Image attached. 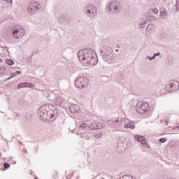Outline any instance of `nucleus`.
Masks as SVG:
<instances>
[{"mask_svg":"<svg viewBox=\"0 0 179 179\" xmlns=\"http://www.w3.org/2000/svg\"><path fill=\"white\" fill-rule=\"evenodd\" d=\"M80 62H82L85 66H96L99 62L97 60V55L93 49L85 48L81 50L78 53Z\"/></svg>","mask_w":179,"mask_h":179,"instance_id":"f257e3e1","label":"nucleus"},{"mask_svg":"<svg viewBox=\"0 0 179 179\" xmlns=\"http://www.w3.org/2000/svg\"><path fill=\"white\" fill-rule=\"evenodd\" d=\"M106 50H107L106 51ZM106 51L105 55H102L103 59L104 61L108 62V64H114L117 61V56L114 55V52L111 51L108 46L104 45V43H101L99 48V51L101 54H103Z\"/></svg>","mask_w":179,"mask_h":179,"instance_id":"f03ea898","label":"nucleus"},{"mask_svg":"<svg viewBox=\"0 0 179 179\" xmlns=\"http://www.w3.org/2000/svg\"><path fill=\"white\" fill-rule=\"evenodd\" d=\"M38 116L41 120H50V121H54L57 117H58V110L55 109L47 111V106H42L39 109Z\"/></svg>","mask_w":179,"mask_h":179,"instance_id":"7ed1b4c3","label":"nucleus"},{"mask_svg":"<svg viewBox=\"0 0 179 179\" xmlns=\"http://www.w3.org/2000/svg\"><path fill=\"white\" fill-rule=\"evenodd\" d=\"M104 128V124L101 122H94L90 124L82 123L79 126V129L82 131H97L99 129H103Z\"/></svg>","mask_w":179,"mask_h":179,"instance_id":"20e7f679","label":"nucleus"},{"mask_svg":"<svg viewBox=\"0 0 179 179\" xmlns=\"http://www.w3.org/2000/svg\"><path fill=\"white\" fill-rule=\"evenodd\" d=\"M122 8L121 3L115 0L110 1L106 4V9L109 13H120Z\"/></svg>","mask_w":179,"mask_h":179,"instance_id":"39448f33","label":"nucleus"},{"mask_svg":"<svg viewBox=\"0 0 179 179\" xmlns=\"http://www.w3.org/2000/svg\"><path fill=\"white\" fill-rule=\"evenodd\" d=\"M108 124L112 125L113 128L125 129L126 119L117 117L114 120H108Z\"/></svg>","mask_w":179,"mask_h":179,"instance_id":"423d86ee","label":"nucleus"},{"mask_svg":"<svg viewBox=\"0 0 179 179\" xmlns=\"http://www.w3.org/2000/svg\"><path fill=\"white\" fill-rule=\"evenodd\" d=\"M24 34H26V31L23 27L20 25H16L14 27L13 35L15 38L20 40V38H23Z\"/></svg>","mask_w":179,"mask_h":179,"instance_id":"0eeeda50","label":"nucleus"},{"mask_svg":"<svg viewBox=\"0 0 179 179\" xmlns=\"http://www.w3.org/2000/svg\"><path fill=\"white\" fill-rule=\"evenodd\" d=\"M75 85L78 89H86L89 86V79L85 76L78 77L76 80Z\"/></svg>","mask_w":179,"mask_h":179,"instance_id":"6e6552de","label":"nucleus"},{"mask_svg":"<svg viewBox=\"0 0 179 179\" xmlns=\"http://www.w3.org/2000/svg\"><path fill=\"white\" fill-rule=\"evenodd\" d=\"M178 89L179 83L176 80L170 81L169 84L165 85V90L167 93H174V92H177Z\"/></svg>","mask_w":179,"mask_h":179,"instance_id":"1a4fd4ad","label":"nucleus"},{"mask_svg":"<svg viewBox=\"0 0 179 179\" xmlns=\"http://www.w3.org/2000/svg\"><path fill=\"white\" fill-rule=\"evenodd\" d=\"M41 9V3L38 1H32L29 2L28 6V12L30 15H34L36 10Z\"/></svg>","mask_w":179,"mask_h":179,"instance_id":"9d476101","label":"nucleus"},{"mask_svg":"<svg viewBox=\"0 0 179 179\" xmlns=\"http://www.w3.org/2000/svg\"><path fill=\"white\" fill-rule=\"evenodd\" d=\"M85 14L88 17L97 16V7L94 4H88L85 9Z\"/></svg>","mask_w":179,"mask_h":179,"instance_id":"9b49d317","label":"nucleus"},{"mask_svg":"<svg viewBox=\"0 0 179 179\" xmlns=\"http://www.w3.org/2000/svg\"><path fill=\"white\" fill-rule=\"evenodd\" d=\"M136 112L138 114H145L149 110V103L148 102H138L136 106Z\"/></svg>","mask_w":179,"mask_h":179,"instance_id":"f8f14e48","label":"nucleus"},{"mask_svg":"<svg viewBox=\"0 0 179 179\" xmlns=\"http://www.w3.org/2000/svg\"><path fill=\"white\" fill-rule=\"evenodd\" d=\"M150 17L148 15H144L141 19V22L138 25V29H145V26L148 24V22L150 20Z\"/></svg>","mask_w":179,"mask_h":179,"instance_id":"ddd939ff","label":"nucleus"},{"mask_svg":"<svg viewBox=\"0 0 179 179\" xmlns=\"http://www.w3.org/2000/svg\"><path fill=\"white\" fill-rule=\"evenodd\" d=\"M59 20L62 24H66L69 23V21L71 20V15L68 14L63 15L60 17Z\"/></svg>","mask_w":179,"mask_h":179,"instance_id":"4468645a","label":"nucleus"},{"mask_svg":"<svg viewBox=\"0 0 179 179\" xmlns=\"http://www.w3.org/2000/svg\"><path fill=\"white\" fill-rule=\"evenodd\" d=\"M125 129H135V122L129 119H126V124H125Z\"/></svg>","mask_w":179,"mask_h":179,"instance_id":"2eb2a0df","label":"nucleus"},{"mask_svg":"<svg viewBox=\"0 0 179 179\" xmlns=\"http://www.w3.org/2000/svg\"><path fill=\"white\" fill-rule=\"evenodd\" d=\"M124 141L125 138H120L117 143V149L119 152H122V148H124Z\"/></svg>","mask_w":179,"mask_h":179,"instance_id":"dca6fc26","label":"nucleus"},{"mask_svg":"<svg viewBox=\"0 0 179 179\" xmlns=\"http://www.w3.org/2000/svg\"><path fill=\"white\" fill-rule=\"evenodd\" d=\"M153 33H155V25L148 24L145 31L146 36H150V34H153Z\"/></svg>","mask_w":179,"mask_h":179,"instance_id":"f3484780","label":"nucleus"},{"mask_svg":"<svg viewBox=\"0 0 179 179\" xmlns=\"http://www.w3.org/2000/svg\"><path fill=\"white\" fill-rule=\"evenodd\" d=\"M134 139L140 142L141 145H146V139H145L143 136H135Z\"/></svg>","mask_w":179,"mask_h":179,"instance_id":"a211bd4d","label":"nucleus"},{"mask_svg":"<svg viewBox=\"0 0 179 179\" xmlns=\"http://www.w3.org/2000/svg\"><path fill=\"white\" fill-rule=\"evenodd\" d=\"M18 89H22L23 87H34V85L29 83H22L17 85Z\"/></svg>","mask_w":179,"mask_h":179,"instance_id":"6ab92c4d","label":"nucleus"},{"mask_svg":"<svg viewBox=\"0 0 179 179\" xmlns=\"http://www.w3.org/2000/svg\"><path fill=\"white\" fill-rule=\"evenodd\" d=\"M71 113H79V106H76V104H71L69 107Z\"/></svg>","mask_w":179,"mask_h":179,"instance_id":"aec40b11","label":"nucleus"},{"mask_svg":"<svg viewBox=\"0 0 179 179\" xmlns=\"http://www.w3.org/2000/svg\"><path fill=\"white\" fill-rule=\"evenodd\" d=\"M54 103L56 106H61V104L64 103V99L62 97L58 96L54 99Z\"/></svg>","mask_w":179,"mask_h":179,"instance_id":"412c9836","label":"nucleus"},{"mask_svg":"<svg viewBox=\"0 0 179 179\" xmlns=\"http://www.w3.org/2000/svg\"><path fill=\"white\" fill-rule=\"evenodd\" d=\"M160 16H162V19H164V17H167V10H166V8H161Z\"/></svg>","mask_w":179,"mask_h":179,"instance_id":"4be33fe9","label":"nucleus"},{"mask_svg":"<svg viewBox=\"0 0 179 179\" xmlns=\"http://www.w3.org/2000/svg\"><path fill=\"white\" fill-rule=\"evenodd\" d=\"M80 138H81V139H85L86 141L90 139V136H89L87 133L80 134Z\"/></svg>","mask_w":179,"mask_h":179,"instance_id":"5701e85b","label":"nucleus"},{"mask_svg":"<svg viewBox=\"0 0 179 179\" xmlns=\"http://www.w3.org/2000/svg\"><path fill=\"white\" fill-rule=\"evenodd\" d=\"M167 64H169V65H173V64H174V57L169 56L168 57V59L166 60Z\"/></svg>","mask_w":179,"mask_h":179,"instance_id":"b1692460","label":"nucleus"},{"mask_svg":"<svg viewBox=\"0 0 179 179\" xmlns=\"http://www.w3.org/2000/svg\"><path fill=\"white\" fill-rule=\"evenodd\" d=\"M5 62L7 64V65H10V66L13 65L15 64V62H13V60L10 59H6Z\"/></svg>","mask_w":179,"mask_h":179,"instance_id":"393cba45","label":"nucleus"},{"mask_svg":"<svg viewBox=\"0 0 179 179\" xmlns=\"http://www.w3.org/2000/svg\"><path fill=\"white\" fill-rule=\"evenodd\" d=\"M5 73H6V68L0 67V75H3Z\"/></svg>","mask_w":179,"mask_h":179,"instance_id":"a878e982","label":"nucleus"},{"mask_svg":"<svg viewBox=\"0 0 179 179\" xmlns=\"http://www.w3.org/2000/svg\"><path fill=\"white\" fill-rule=\"evenodd\" d=\"M94 138H96V139H100V138H101V136H103V134L101 133H98L96 134H94Z\"/></svg>","mask_w":179,"mask_h":179,"instance_id":"bb28decb","label":"nucleus"},{"mask_svg":"<svg viewBox=\"0 0 179 179\" xmlns=\"http://www.w3.org/2000/svg\"><path fill=\"white\" fill-rule=\"evenodd\" d=\"M176 12H179V0H176Z\"/></svg>","mask_w":179,"mask_h":179,"instance_id":"cd10ccee","label":"nucleus"},{"mask_svg":"<svg viewBox=\"0 0 179 179\" xmlns=\"http://www.w3.org/2000/svg\"><path fill=\"white\" fill-rule=\"evenodd\" d=\"M3 167H4V169H9V168L10 167V164H9L5 162V163L3 164Z\"/></svg>","mask_w":179,"mask_h":179,"instance_id":"c85d7f7f","label":"nucleus"},{"mask_svg":"<svg viewBox=\"0 0 179 179\" xmlns=\"http://www.w3.org/2000/svg\"><path fill=\"white\" fill-rule=\"evenodd\" d=\"M159 142H161V143H164V142H167V138H160Z\"/></svg>","mask_w":179,"mask_h":179,"instance_id":"c756f323","label":"nucleus"},{"mask_svg":"<svg viewBox=\"0 0 179 179\" xmlns=\"http://www.w3.org/2000/svg\"><path fill=\"white\" fill-rule=\"evenodd\" d=\"M146 59H150V61H153V59H156L155 58V56H153L152 57H150V56H148L146 57Z\"/></svg>","mask_w":179,"mask_h":179,"instance_id":"7c9ffc66","label":"nucleus"},{"mask_svg":"<svg viewBox=\"0 0 179 179\" xmlns=\"http://www.w3.org/2000/svg\"><path fill=\"white\" fill-rule=\"evenodd\" d=\"M152 12L155 15H157V13H159V10H157V8H155V9L152 10Z\"/></svg>","mask_w":179,"mask_h":179,"instance_id":"2f4dec72","label":"nucleus"},{"mask_svg":"<svg viewBox=\"0 0 179 179\" xmlns=\"http://www.w3.org/2000/svg\"><path fill=\"white\" fill-rule=\"evenodd\" d=\"M159 55H160V52L155 53L153 56L156 59V57H159Z\"/></svg>","mask_w":179,"mask_h":179,"instance_id":"473e14b6","label":"nucleus"},{"mask_svg":"<svg viewBox=\"0 0 179 179\" xmlns=\"http://www.w3.org/2000/svg\"><path fill=\"white\" fill-rule=\"evenodd\" d=\"M162 123L164 122L165 125L167 127L169 125V121H161Z\"/></svg>","mask_w":179,"mask_h":179,"instance_id":"72a5a7b5","label":"nucleus"},{"mask_svg":"<svg viewBox=\"0 0 179 179\" xmlns=\"http://www.w3.org/2000/svg\"><path fill=\"white\" fill-rule=\"evenodd\" d=\"M16 75H17V74H16V72L11 73V78H15V76H16Z\"/></svg>","mask_w":179,"mask_h":179,"instance_id":"f704fd0d","label":"nucleus"},{"mask_svg":"<svg viewBox=\"0 0 179 179\" xmlns=\"http://www.w3.org/2000/svg\"><path fill=\"white\" fill-rule=\"evenodd\" d=\"M6 2H7L8 3H12V0H3Z\"/></svg>","mask_w":179,"mask_h":179,"instance_id":"c9c22d12","label":"nucleus"},{"mask_svg":"<svg viewBox=\"0 0 179 179\" xmlns=\"http://www.w3.org/2000/svg\"><path fill=\"white\" fill-rule=\"evenodd\" d=\"M15 73H16V74L17 75H19V74H20L21 73V71H15Z\"/></svg>","mask_w":179,"mask_h":179,"instance_id":"e433bc0d","label":"nucleus"},{"mask_svg":"<svg viewBox=\"0 0 179 179\" xmlns=\"http://www.w3.org/2000/svg\"><path fill=\"white\" fill-rule=\"evenodd\" d=\"M16 116H17V117H20V114L17 113V114H16Z\"/></svg>","mask_w":179,"mask_h":179,"instance_id":"4c0bfd02","label":"nucleus"},{"mask_svg":"<svg viewBox=\"0 0 179 179\" xmlns=\"http://www.w3.org/2000/svg\"><path fill=\"white\" fill-rule=\"evenodd\" d=\"M5 51H7L8 54H9V51H8V48H6Z\"/></svg>","mask_w":179,"mask_h":179,"instance_id":"58836bf2","label":"nucleus"},{"mask_svg":"<svg viewBox=\"0 0 179 179\" xmlns=\"http://www.w3.org/2000/svg\"><path fill=\"white\" fill-rule=\"evenodd\" d=\"M0 159H2V153L0 152Z\"/></svg>","mask_w":179,"mask_h":179,"instance_id":"ea45409f","label":"nucleus"},{"mask_svg":"<svg viewBox=\"0 0 179 179\" xmlns=\"http://www.w3.org/2000/svg\"><path fill=\"white\" fill-rule=\"evenodd\" d=\"M179 129V126L174 128V129Z\"/></svg>","mask_w":179,"mask_h":179,"instance_id":"a19ab883","label":"nucleus"},{"mask_svg":"<svg viewBox=\"0 0 179 179\" xmlns=\"http://www.w3.org/2000/svg\"><path fill=\"white\" fill-rule=\"evenodd\" d=\"M9 79H12V76H10V77H9V78H8V80H9Z\"/></svg>","mask_w":179,"mask_h":179,"instance_id":"79ce46f5","label":"nucleus"},{"mask_svg":"<svg viewBox=\"0 0 179 179\" xmlns=\"http://www.w3.org/2000/svg\"><path fill=\"white\" fill-rule=\"evenodd\" d=\"M115 52H118V49H116V50H115Z\"/></svg>","mask_w":179,"mask_h":179,"instance_id":"37998d69","label":"nucleus"},{"mask_svg":"<svg viewBox=\"0 0 179 179\" xmlns=\"http://www.w3.org/2000/svg\"><path fill=\"white\" fill-rule=\"evenodd\" d=\"M0 62H2V59H0Z\"/></svg>","mask_w":179,"mask_h":179,"instance_id":"c03bdc74","label":"nucleus"},{"mask_svg":"<svg viewBox=\"0 0 179 179\" xmlns=\"http://www.w3.org/2000/svg\"><path fill=\"white\" fill-rule=\"evenodd\" d=\"M153 18L155 19V20H156V17H153Z\"/></svg>","mask_w":179,"mask_h":179,"instance_id":"a18cd8bd","label":"nucleus"},{"mask_svg":"<svg viewBox=\"0 0 179 179\" xmlns=\"http://www.w3.org/2000/svg\"><path fill=\"white\" fill-rule=\"evenodd\" d=\"M25 153H27V150H25Z\"/></svg>","mask_w":179,"mask_h":179,"instance_id":"49530a36","label":"nucleus"},{"mask_svg":"<svg viewBox=\"0 0 179 179\" xmlns=\"http://www.w3.org/2000/svg\"><path fill=\"white\" fill-rule=\"evenodd\" d=\"M72 132H75V130H73Z\"/></svg>","mask_w":179,"mask_h":179,"instance_id":"de8ad7c7","label":"nucleus"},{"mask_svg":"<svg viewBox=\"0 0 179 179\" xmlns=\"http://www.w3.org/2000/svg\"><path fill=\"white\" fill-rule=\"evenodd\" d=\"M35 179H38V178L37 177H36Z\"/></svg>","mask_w":179,"mask_h":179,"instance_id":"09e8293b","label":"nucleus"},{"mask_svg":"<svg viewBox=\"0 0 179 179\" xmlns=\"http://www.w3.org/2000/svg\"><path fill=\"white\" fill-rule=\"evenodd\" d=\"M14 164H16V162H15Z\"/></svg>","mask_w":179,"mask_h":179,"instance_id":"8fccbe9b","label":"nucleus"},{"mask_svg":"<svg viewBox=\"0 0 179 179\" xmlns=\"http://www.w3.org/2000/svg\"><path fill=\"white\" fill-rule=\"evenodd\" d=\"M126 177H129V176H126Z\"/></svg>","mask_w":179,"mask_h":179,"instance_id":"3c124183","label":"nucleus"}]
</instances>
